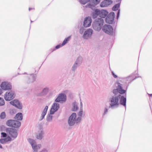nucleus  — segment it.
<instances>
[{
  "mask_svg": "<svg viewBox=\"0 0 152 152\" xmlns=\"http://www.w3.org/2000/svg\"><path fill=\"white\" fill-rule=\"evenodd\" d=\"M109 102H110L109 108L114 109L118 107L119 105V94L118 95H113L109 98Z\"/></svg>",
  "mask_w": 152,
  "mask_h": 152,
  "instance_id": "1",
  "label": "nucleus"
},
{
  "mask_svg": "<svg viewBox=\"0 0 152 152\" xmlns=\"http://www.w3.org/2000/svg\"><path fill=\"white\" fill-rule=\"evenodd\" d=\"M80 118H77L76 114L75 113H73L69 118L68 121V124L70 126H72L75 124L77 125L80 122Z\"/></svg>",
  "mask_w": 152,
  "mask_h": 152,
  "instance_id": "2",
  "label": "nucleus"
},
{
  "mask_svg": "<svg viewBox=\"0 0 152 152\" xmlns=\"http://www.w3.org/2000/svg\"><path fill=\"white\" fill-rule=\"evenodd\" d=\"M104 23V20L101 18L96 19L92 23V27L95 30L99 31L102 28Z\"/></svg>",
  "mask_w": 152,
  "mask_h": 152,
  "instance_id": "3",
  "label": "nucleus"
},
{
  "mask_svg": "<svg viewBox=\"0 0 152 152\" xmlns=\"http://www.w3.org/2000/svg\"><path fill=\"white\" fill-rule=\"evenodd\" d=\"M118 85L116 86L117 88L114 89L113 90V93L114 94L113 95H118V93L119 94H123L126 93V91L123 89L122 85L119 82H117Z\"/></svg>",
  "mask_w": 152,
  "mask_h": 152,
  "instance_id": "4",
  "label": "nucleus"
},
{
  "mask_svg": "<svg viewBox=\"0 0 152 152\" xmlns=\"http://www.w3.org/2000/svg\"><path fill=\"white\" fill-rule=\"evenodd\" d=\"M102 30L106 34L110 35L113 36L115 34L113 27L110 25H104L102 28Z\"/></svg>",
  "mask_w": 152,
  "mask_h": 152,
  "instance_id": "5",
  "label": "nucleus"
},
{
  "mask_svg": "<svg viewBox=\"0 0 152 152\" xmlns=\"http://www.w3.org/2000/svg\"><path fill=\"white\" fill-rule=\"evenodd\" d=\"M7 133L14 138H16L18 135L17 130L12 128H7L6 129Z\"/></svg>",
  "mask_w": 152,
  "mask_h": 152,
  "instance_id": "6",
  "label": "nucleus"
},
{
  "mask_svg": "<svg viewBox=\"0 0 152 152\" xmlns=\"http://www.w3.org/2000/svg\"><path fill=\"white\" fill-rule=\"evenodd\" d=\"M28 141L31 145L34 150L33 152H38V150L39 149L40 145H37L35 140L29 138L28 139Z\"/></svg>",
  "mask_w": 152,
  "mask_h": 152,
  "instance_id": "7",
  "label": "nucleus"
},
{
  "mask_svg": "<svg viewBox=\"0 0 152 152\" xmlns=\"http://www.w3.org/2000/svg\"><path fill=\"white\" fill-rule=\"evenodd\" d=\"M115 18V13L114 12H111L107 16L105 21L107 23L112 24Z\"/></svg>",
  "mask_w": 152,
  "mask_h": 152,
  "instance_id": "8",
  "label": "nucleus"
},
{
  "mask_svg": "<svg viewBox=\"0 0 152 152\" xmlns=\"http://www.w3.org/2000/svg\"><path fill=\"white\" fill-rule=\"evenodd\" d=\"M15 95L14 91H10L7 92L5 94L4 98L6 101H10L13 99L15 97Z\"/></svg>",
  "mask_w": 152,
  "mask_h": 152,
  "instance_id": "9",
  "label": "nucleus"
},
{
  "mask_svg": "<svg viewBox=\"0 0 152 152\" xmlns=\"http://www.w3.org/2000/svg\"><path fill=\"white\" fill-rule=\"evenodd\" d=\"M123 94H119V104H120L124 107L125 109L126 108V96Z\"/></svg>",
  "mask_w": 152,
  "mask_h": 152,
  "instance_id": "10",
  "label": "nucleus"
},
{
  "mask_svg": "<svg viewBox=\"0 0 152 152\" xmlns=\"http://www.w3.org/2000/svg\"><path fill=\"white\" fill-rule=\"evenodd\" d=\"M0 87L1 89L4 90H11L12 86L10 83L7 82H3L1 83Z\"/></svg>",
  "mask_w": 152,
  "mask_h": 152,
  "instance_id": "11",
  "label": "nucleus"
},
{
  "mask_svg": "<svg viewBox=\"0 0 152 152\" xmlns=\"http://www.w3.org/2000/svg\"><path fill=\"white\" fill-rule=\"evenodd\" d=\"M10 104L12 105L15 106L19 109H21L22 108V105L19 100L15 99L10 102Z\"/></svg>",
  "mask_w": 152,
  "mask_h": 152,
  "instance_id": "12",
  "label": "nucleus"
},
{
  "mask_svg": "<svg viewBox=\"0 0 152 152\" xmlns=\"http://www.w3.org/2000/svg\"><path fill=\"white\" fill-rule=\"evenodd\" d=\"M60 107L59 104L54 102L53 104L50 111V114H54L57 111Z\"/></svg>",
  "mask_w": 152,
  "mask_h": 152,
  "instance_id": "13",
  "label": "nucleus"
},
{
  "mask_svg": "<svg viewBox=\"0 0 152 152\" xmlns=\"http://www.w3.org/2000/svg\"><path fill=\"white\" fill-rule=\"evenodd\" d=\"M93 30L91 28H88L86 31L83 35L84 39H87L91 37L93 34Z\"/></svg>",
  "mask_w": 152,
  "mask_h": 152,
  "instance_id": "14",
  "label": "nucleus"
},
{
  "mask_svg": "<svg viewBox=\"0 0 152 152\" xmlns=\"http://www.w3.org/2000/svg\"><path fill=\"white\" fill-rule=\"evenodd\" d=\"M66 99V95L65 94L61 93L59 94L55 100V101L57 102H59L60 101L65 102Z\"/></svg>",
  "mask_w": 152,
  "mask_h": 152,
  "instance_id": "15",
  "label": "nucleus"
},
{
  "mask_svg": "<svg viewBox=\"0 0 152 152\" xmlns=\"http://www.w3.org/2000/svg\"><path fill=\"white\" fill-rule=\"evenodd\" d=\"M100 1V0H91V3L87 4L85 7L86 8H89L93 9V8L95 7V6L97 5Z\"/></svg>",
  "mask_w": 152,
  "mask_h": 152,
  "instance_id": "16",
  "label": "nucleus"
},
{
  "mask_svg": "<svg viewBox=\"0 0 152 152\" xmlns=\"http://www.w3.org/2000/svg\"><path fill=\"white\" fill-rule=\"evenodd\" d=\"M92 21L91 17L89 16L85 18L83 21V26L84 27L87 28L89 27L91 25Z\"/></svg>",
  "mask_w": 152,
  "mask_h": 152,
  "instance_id": "17",
  "label": "nucleus"
},
{
  "mask_svg": "<svg viewBox=\"0 0 152 152\" xmlns=\"http://www.w3.org/2000/svg\"><path fill=\"white\" fill-rule=\"evenodd\" d=\"M37 75L35 74H31L27 77V82L28 83H32L36 80Z\"/></svg>",
  "mask_w": 152,
  "mask_h": 152,
  "instance_id": "18",
  "label": "nucleus"
},
{
  "mask_svg": "<svg viewBox=\"0 0 152 152\" xmlns=\"http://www.w3.org/2000/svg\"><path fill=\"white\" fill-rule=\"evenodd\" d=\"M94 11L91 13V17L93 19H95L98 16L99 17L100 10L97 9H92Z\"/></svg>",
  "mask_w": 152,
  "mask_h": 152,
  "instance_id": "19",
  "label": "nucleus"
},
{
  "mask_svg": "<svg viewBox=\"0 0 152 152\" xmlns=\"http://www.w3.org/2000/svg\"><path fill=\"white\" fill-rule=\"evenodd\" d=\"M113 3V1L112 0H105L102 2L100 4L101 7H107L108 6L111 5Z\"/></svg>",
  "mask_w": 152,
  "mask_h": 152,
  "instance_id": "20",
  "label": "nucleus"
},
{
  "mask_svg": "<svg viewBox=\"0 0 152 152\" xmlns=\"http://www.w3.org/2000/svg\"><path fill=\"white\" fill-rule=\"evenodd\" d=\"M108 14L107 11L105 10H100L99 17L102 18H105L107 16Z\"/></svg>",
  "mask_w": 152,
  "mask_h": 152,
  "instance_id": "21",
  "label": "nucleus"
},
{
  "mask_svg": "<svg viewBox=\"0 0 152 152\" xmlns=\"http://www.w3.org/2000/svg\"><path fill=\"white\" fill-rule=\"evenodd\" d=\"M48 109V106H46L43 110L41 115V116L40 117V121L42 120L45 117L46 115Z\"/></svg>",
  "mask_w": 152,
  "mask_h": 152,
  "instance_id": "22",
  "label": "nucleus"
},
{
  "mask_svg": "<svg viewBox=\"0 0 152 152\" xmlns=\"http://www.w3.org/2000/svg\"><path fill=\"white\" fill-rule=\"evenodd\" d=\"M11 137L8 136L7 138L1 139L0 142L2 144H4L8 142L11 141Z\"/></svg>",
  "mask_w": 152,
  "mask_h": 152,
  "instance_id": "23",
  "label": "nucleus"
},
{
  "mask_svg": "<svg viewBox=\"0 0 152 152\" xmlns=\"http://www.w3.org/2000/svg\"><path fill=\"white\" fill-rule=\"evenodd\" d=\"M43 130L42 127H41L40 129V130L38 132V134L36 136V138L38 139L41 140L43 137Z\"/></svg>",
  "mask_w": 152,
  "mask_h": 152,
  "instance_id": "24",
  "label": "nucleus"
},
{
  "mask_svg": "<svg viewBox=\"0 0 152 152\" xmlns=\"http://www.w3.org/2000/svg\"><path fill=\"white\" fill-rule=\"evenodd\" d=\"M20 125L21 122L20 121L17 120H14L12 126V127L18 128L20 126Z\"/></svg>",
  "mask_w": 152,
  "mask_h": 152,
  "instance_id": "25",
  "label": "nucleus"
},
{
  "mask_svg": "<svg viewBox=\"0 0 152 152\" xmlns=\"http://www.w3.org/2000/svg\"><path fill=\"white\" fill-rule=\"evenodd\" d=\"M49 90V88L46 87L44 88L42 92L40 93V95L42 96L47 95L48 92Z\"/></svg>",
  "mask_w": 152,
  "mask_h": 152,
  "instance_id": "26",
  "label": "nucleus"
},
{
  "mask_svg": "<svg viewBox=\"0 0 152 152\" xmlns=\"http://www.w3.org/2000/svg\"><path fill=\"white\" fill-rule=\"evenodd\" d=\"M14 118L18 120H22L23 119L22 113H18L16 114Z\"/></svg>",
  "mask_w": 152,
  "mask_h": 152,
  "instance_id": "27",
  "label": "nucleus"
},
{
  "mask_svg": "<svg viewBox=\"0 0 152 152\" xmlns=\"http://www.w3.org/2000/svg\"><path fill=\"white\" fill-rule=\"evenodd\" d=\"M78 109L77 104L76 102H75L72 104V110L73 111H76Z\"/></svg>",
  "mask_w": 152,
  "mask_h": 152,
  "instance_id": "28",
  "label": "nucleus"
},
{
  "mask_svg": "<svg viewBox=\"0 0 152 152\" xmlns=\"http://www.w3.org/2000/svg\"><path fill=\"white\" fill-rule=\"evenodd\" d=\"M82 61L83 58L82 57L79 56L77 58L75 63L80 66L82 62Z\"/></svg>",
  "mask_w": 152,
  "mask_h": 152,
  "instance_id": "29",
  "label": "nucleus"
},
{
  "mask_svg": "<svg viewBox=\"0 0 152 152\" xmlns=\"http://www.w3.org/2000/svg\"><path fill=\"white\" fill-rule=\"evenodd\" d=\"M14 120L10 119L6 121V125L8 126L12 127V126Z\"/></svg>",
  "mask_w": 152,
  "mask_h": 152,
  "instance_id": "30",
  "label": "nucleus"
},
{
  "mask_svg": "<svg viewBox=\"0 0 152 152\" xmlns=\"http://www.w3.org/2000/svg\"><path fill=\"white\" fill-rule=\"evenodd\" d=\"M71 36L65 38L63 42L61 44V45L64 46L66 45L68 42L71 39Z\"/></svg>",
  "mask_w": 152,
  "mask_h": 152,
  "instance_id": "31",
  "label": "nucleus"
},
{
  "mask_svg": "<svg viewBox=\"0 0 152 152\" xmlns=\"http://www.w3.org/2000/svg\"><path fill=\"white\" fill-rule=\"evenodd\" d=\"M120 3H118L115 5L112 8L113 11H115L118 10V8L120 6Z\"/></svg>",
  "mask_w": 152,
  "mask_h": 152,
  "instance_id": "32",
  "label": "nucleus"
},
{
  "mask_svg": "<svg viewBox=\"0 0 152 152\" xmlns=\"http://www.w3.org/2000/svg\"><path fill=\"white\" fill-rule=\"evenodd\" d=\"M83 112V109H80V111L77 113V115L78 116L77 118H80V122L82 120L81 117L82 115Z\"/></svg>",
  "mask_w": 152,
  "mask_h": 152,
  "instance_id": "33",
  "label": "nucleus"
},
{
  "mask_svg": "<svg viewBox=\"0 0 152 152\" xmlns=\"http://www.w3.org/2000/svg\"><path fill=\"white\" fill-rule=\"evenodd\" d=\"M79 66H80L79 65H78L76 63H75L72 66V70L73 71L75 72V70Z\"/></svg>",
  "mask_w": 152,
  "mask_h": 152,
  "instance_id": "34",
  "label": "nucleus"
},
{
  "mask_svg": "<svg viewBox=\"0 0 152 152\" xmlns=\"http://www.w3.org/2000/svg\"><path fill=\"white\" fill-rule=\"evenodd\" d=\"M51 114H50V113L48 114L47 117V120L49 121L50 122L52 121V119L53 116L51 115Z\"/></svg>",
  "mask_w": 152,
  "mask_h": 152,
  "instance_id": "35",
  "label": "nucleus"
},
{
  "mask_svg": "<svg viewBox=\"0 0 152 152\" xmlns=\"http://www.w3.org/2000/svg\"><path fill=\"white\" fill-rule=\"evenodd\" d=\"M9 113L11 115L15 114L16 113V111L15 109H11L9 110Z\"/></svg>",
  "mask_w": 152,
  "mask_h": 152,
  "instance_id": "36",
  "label": "nucleus"
},
{
  "mask_svg": "<svg viewBox=\"0 0 152 152\" xmlns=\"http://www.w3.org/2000/svg\"><path fill=\"white\" fill-rule=\"evenodd\" d=\"M6 117L5 113L4 112H2L0 114V117L1 119H4Z\"/></svg>",
  "mask_w": 152,
  "mask_h": 152,
  "instance_id": "37",
  "label": "nucleus"
},
{
  "mask_svg": "<svg viewBox=\"0 0 152 152\" xmlns=\"http://www.w3.org/2000/svg\"><path fill=\"white\" fill-rule=\"evenodd\" d=\"M90 1V0H79V2L82 4H85Z\"/></svg>",
  "mask_w": 152,
  "mask_h": 152,
  "instance_id": "38",
  "label": "nucleus"
},
{
  "mask_svg": "<svg viewBox=\"0 0 152 152\" xmlns=\"http://www.w3.org/2000/svg\"><path fill=\"white\" fill-rule=\"evenodd\" d=\"M5 104V102L4 99L0 97V106H2Z\"/></svg>",
  "mask_w": 152,
  "mask_h": 152,
  "instance_id": "39",
  "label": "nucleus"
},
{
  "mask_svg": "<svg viewBox=\"0 0 152 152\" xmlns=\"http://www.w3.org/2000/svg\"><path fill=\"white\" fill-rule=\"evenodd\" d=\"M61 46H62L61 45H60V44H59V45H56L55 48H53L52 49H51L52 50V51L51 52H53V51H55L56 50V49H58V48H60Z\"/></svg>",
  "mask_w": 152,
  "mask_h": 152,
  "instance_id": "40",
  "label": "nucleus"
},
{
  "mask_svg": "<svg viewBox=\"0 0 152 152\" xmlns=\"http://www.w3.org/2000/svg\"><path fill=\"white\" fill-rule=\"evenodd\" d=\"M130 79V80L131 81H132L133 80V79L132 78V76H130L128 77H126L124 78V80H128L129 79Z\"/></svg>",
  "mask_w": 152,
  "mask_h": 152,
  "instance_id": "41",
  "label": "nucleus"
},
{
  "mask_svg": "<svg viewBox=\"0 0 152 152\" xmlns=\"http://www.w3.org/2000/svg\"><path fill=\"white\" fill-rule=\"evenodd\" d=\"M85 30V29L84 27H81L80 30V33L81 34H82Z\"/></svg>",
  "mask_w": 152,
  "mask_h": 152,
  "instance_id": "42",
  "label": "nucleus"
},
{
  "mask_svg": "<svg viewBox=\"0 0 152 152\" xmlns=\"http://www.w3.org/2000/svg\"><path fill=\"white\" fill-rule=\"evenodd\" d=\"M108 109L107 107L105 108L104 110V113L102 115V116H104L108 112Z\"/></svg>",
  "mask_w": 152,
  "mask_h": 152,
  "instance_id": "43",
  "label": "nucleus"
},
{
  "mask_svg": "<svg viewBox=\"0 0 152 152\" xmlns=\"http://www.w3.org/2000/svg\"><path fill=\"white\" fill-rule=\"evenodd\" d=\"M1 137H6L7 136V133L5 132H2L1 133Z\"/></svg>",
  "mask_w": 152,
  "mask_h": 152,
  "instance_id": "44",
  "label": "nucleus"
},
{
  "mask_svg": "<svg viewBox=\"0 0 152 152\" xmlns=\"http://www.w3.org/2000/svg\"><path fill=\"white\" fill-rule=\"evenodd\" d=\"M138 77H140L141 78V76H138V75L137 74V73L135 74V75H134V79L133 80H134L138 78Z\"/></svg>",
  "mask_w": 152,
  "mask_h": 152,
  "instance_id": "45",
  "label": "nucleus"
},
{
  "mask_svg": "<svg viewBox=\"0 0 152 152\" xmlns=\"http://www.w3.org/2000/svg\"><path fill=\"white\" fill-rule=\"evenodd\" d=\"M112 75H113L114 77L115 78H116L118 77V76L117 75L115 74L114 72L113 71H112L111 72Z\"/></svg>",
  "mask_w": 152,
  "mask_h": 152,
  "instance_id": "46",
  "label": "nucleus"
},
{
  "mask_svg": "<svg viewBox=\"0 0 152 152\" xmlns=\"http://www.w3.org/2000/svg\"><path fill=\"white\" fill-rule=\"evenodd\" d=\"M120 13V10H119L118 11V12L117 13V19L119 17Z\"/></svg>",
  "mask_w": 152,
  "mask_h": 152,
  "instance_id": "47",
  "label": "nucleus"
},
{
  "mask_svg": "<svg viewBox=\"0 0 152 152\" xmlns=\"http://www.w3.org/2000/svg\"><path fill=\"white\" fill-rule=\"evenodd\" d=\"M80 109H83V104H82V102L81 101V99H80Z\"/></svg>",
  "mask_w": 152,
  "mask_h": 152,
  "instance_id": "48",
  "label": "nucleus"
},
{
  "mask_svg": "<svg viewBox=\"0 0 152 152\" xmlns=\"http://www.w3.org/2000/svg\"><path fill=\"white\" fill-rule=\"evenodd\" d=\"M121 0H116V2H120L119 3H120V4Z\"/></svg>",
  "mask_w": 152,
  "mask_h": 152,
  "instance_id": "49",
  "label": "nucleus"
},
{
  "mask_svg": "<svg viewBox=\"0 0 152 152\" xmlns=\"http://www.w3.org/2000/svg\"><path fill=\"white\" fill-rule=\"evenodd\" d=\"M2 93V91L1 89L0 88V95H1Z\"/></svg>",
  "mask_w": 152,
  "mask_h": 152,
  "instance_id": "50",
  "label": "nucleus"
},
{
  "mask_svg": "<svg viewBox=\"0 0 152 152\" xmlns=\"http://www.w3.org/2000/svg\"><path fill=\"white\" fill-rule=\"evenodd\" d=\"M149 96L150 97L152 96V94H148Z\"/></svg>",
  "mask_w": 152,
  "mask_h": 152,
  "instance_id": "51",
  "label": "nucleus"
},
{
  "mask_svg": "<svg viewBox=\"0 0 152 152\" xmlns=\"http://www.w3.org/2000/svg\"><path fill=\"white\" fill-rule=\"evenodd\" d=\"M33 9V8H29V11H30L31 10H32Z\"/></svg>",
  "mask_w": 152,
  "mask_h": 152,
  "instance_id": "52",
  "label": "nucleus"
},
{
  "mask_svg": "<svg viewBox=\"0 0 152 152\" xmlns=\"http://www.w3.org/2000/svg\"><path fill=\"white\" fill-rule=\"evenodd\" d=\"M0 148H2V147L1 145H0Z\"/></svg>",
  "mask_w": 152,
  "mask_h": 152,
  "instance_id": "53",
  "label": "nucleus"
},
{
  "mask_svg": "<svg viewBox=\"0 0 152 152\" xmlns=\"http://www.w3.org/2000/svg\"><path fill=\"white\" fill-rule=\"evenodd\" d=\"M23 74H27L26 72H25Z\"/></svg>",
  "mask_w": 152,
  "mask_h": 152,
  "instance_id": "54",
  "label": "nucleus"
},
{
  "mask_svg": "<svg viewBox=\"0 0 152 152\" xmlns=\"http://www.w3.org/2000/svg\"><path fill=\"white\" fill-rule=\"evenodd\" d=\"M31 20V23L33 22V21H32L31 20Z\"/></svg>",
  "mask_w": 152,
  "mask_h": 152,
  "instance_id": "55",
  "label": "nucleus"
}]
</instances>
